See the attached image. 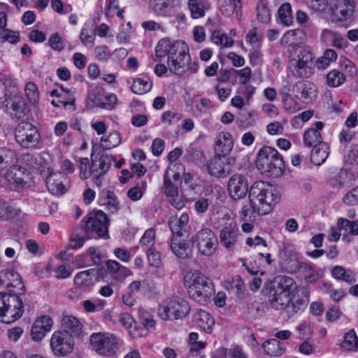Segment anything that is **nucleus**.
Wrapping results in <instances>:
<instances>
[{
  "mask_svg": "<svg viewBox=\"0 0 358 358\" xmlns=\"http://www.w3.org/2000/svg\"><path fill=\"white\" fill-rule=\"evenodd\" d=\"M278 16L280 22L289 26L293 22L292 7L289 3H284L278 9Z\"/></svg>",
  "mask_w": 358,
  "mask_h": 358,
  "instance_id": "nucleus-40",
  "label": "nucleus"
},
{
  "mask_svg": "<svg viewBox=\"0 0 358 358\" xmlns=\"http://www.w3.org/2000/svg\"><path fill=\"white\" fill-rule=\"evenodd\" d=\"M327 84L330 87H336L345 81L344 74L337 70H333L327 75Z\"/></svg>",
  "mask_w": 358,
  "mask_h": 358,
  "instance_id": "nucleus-43",
  "label": "nucleus"
},
{
  "mask_svg": "<svg viewBox=\"0 0 358 358\" xmlns=\"http://www.w3.org/2000/svg\"><path fill=\"white\" fill-rule=\"evenodd\" d=\"M15 136L20 145L25 148L34 146L39 140L37 129L29 122L20 123L15 129Z\"/></svg>",
  "mask_w": 358,
  "mask_h": 358,
  "instance_id": "nucleus-13",
  "label": "nucleus"
},
{
  "mask_svg": "<svg viewBox=\"0 0 358 358\" xmlns=\"http://www.w3.org/2000/svg\"><path fill=\"white\" fill-rule=\"evenodd\" d=\"M233 146L234 140L230 133L222 131L216 136L215 146L216 155L227 156Z\"/></svg>",
  "mask_w": 358,
  "mask_h": 358,
  "instance_id": "nucleus-20",
  "label": "nucleus"
},
{
  "mask_svg": "<svg viewBox=\"0 0 358 358\" xmlns=\"http://www.w3.org/2000/svg\"><path fill=\"white\" fill-rule=\"evenodd\" d=\"M172 252L179 258L188 259L191 257V250L188 243L182 241L180 236H173L171 241Z\"/></svg>",
  "mask_w": 358,
  "mask_h": 358,
  "instance_id": "nucleus-26",
  "label": "nucleus"
},
{
  "mask_svg": "<svg viewBox=\"0 0 358 358\" xmlns=\"http://www.w3.org/2000/svg\"><path fill=\"white\" fill-rule=\"evenodd\" d=\"M356 6L355 0H333L329 6L332 22L344 26L353 21Z\"/></svg>",
  "mask_w": 358,
  "mask_h": 358,
  "instance_id": "nucleus-10",
  "label": "nucleus"
},
{
  "mask_svg": "<svg viewBox=\"0 0 358 358\" xmlns=\"http://www.w3.org/2000/svg\"><path fill=\"white\" fill-rule=\"evenodd\" d=\"M166 50L168 52L169 71L178 76L185 74L188 71V64L191 61L187 45L181 41H175Z\"/></svg>",
  "mask_w": 358,
  "mask_h": 358,
  "instance_id": "nucleus-7",
  "label": "nucleus"
},
{
  "mask_svg": "<svg viewBox=\"0 0 358 358\" xmlns=\"http://www.w3.org/2000/svg\"><path fill=\"white\" fill-rule=\"evenodd\" d=\"M190 241L193 245H196L198 252L205 257H212L219 244L215 232L209 228L199 230Z\"/></svg>",
  "mask_w": 358,
  "mask_h": 358,
  "instance_id": "nucleus-9",
  "label": "nucleus"
},
{
  "mask_svg": "<svg viewBox=\"0 0 358 358\" xmlns=\"http://www.w3.org/2000/svg\"><path fill=\"white\" fill-rule=\"evenodd\" d=\"M190 311L187 301L173 297L165 301L158 308L159 316L164 320H178L185 317Z\"/></svg>",
  "mask_w": 358,
  "mask_h": 358,
  "instance_id": "nucleus-8",
  "label": "nucleus"
},
{
  "mask_svg": "<svg viewBox=\"0 0 358 358\" xmlns=\"http://www.w3.org/2000/svg\"><path fill=\"white\" fill-rule=\"evenodd\" d=\"M194 319L199 327L206 333H211L215 324L214 319L206 311L198 310L194 314Z\"/></svg>",
  "mask_w": 358,
  "mask_h": 358,
  "instance_id": "nucleus-29",
  "label": "nucleus"
},
{
  "mask_svg": "<svg viewBox=\"0 0 358 358\" xmlns=\"http://www.w3.org/2000/svg\"><path fill=\"white\" fill-rule=\"evenodd\" d=\"M324 38L329 39L330 45L337 49H344L348 46V42L343 36L330 29H324L322 33Z\"/></svg>",
  "mask_w": 358,
  "mask_h": 358,
  "instance_id": "nucleus-30",
  "label": "nucleus"
},
{
  "mask_svg": "<svg viewBox=\"0 0 358 358\" xmlns=\"http://www.w3.org/2000/svg\"><path fill=\"white\" fill-rule=\"evenodd\" d=\"M120 143V135L115 131L110 133L107 137H102L101 138V148L103 150H110L117 146Z\"/></svg>",
  "mask_w": 358,
  "mask_h": 358,
  "instance_id": "nucleus-39",
  "label": "nucleus"
},
{
  "mask_svg": "<svg viewBox=\"0 0 358 358\" xmlns=\"http://www.w3.org/2000/svg\"><path fill=\"white\" fill-rule=\"evenodd\" d=\"M256 166L262 173L273 178L281 176L285 169L282 156L275 149L269 146L263 147L259 151Z\"/></svg>",
  "mask_w": 358,
  "mask_h": 358,
  "instance_id": "nucleus-4",
  "label": "nucleus"
},
{
  "mask_svg": "<svg viewBox=\"0 0 358 358\" xmlns=\"http://www.w3.org/2000/svg\"><path fill=\"white\" fill-rule=\"evenodd\" d=\"M227 57L232 62L233 65L236 67H241L245 64L244 58L234 52H229Z\"/></svg>",
  "mask_w": 358,
  "mask_h": 358,
  "instance_id": "nucleus-63",
  "label": "nucleus"
},
{
  "mask_svg": "<svg viewBox=\"0 0 358 358\" xmlns=\"http://www.w3.org/2000/svg\"><path fill=\"white\" fill-rule=\"evenodd\" d=\"M331 275L334 278L345 281L348 283L354 282L356 280L352 272L346 271L343 266H336L332 268Z\"/></svg>",
  "mask_w": 358,
  "mask_h": 358,
  "instance_id": "nucleus-37",
  "label": "nucleus"
},
{
  "mask_svg": "<svg viewBox=\"0 0 358 358\" xmlns=\"http://www.w3.org/2000/svg\"><path fill=\"white\" fill-rule=\"evenodd\" d=\"M221 244L227 249L234 247L238 241V228L235 222H231L227 226L223 227L220 232Z\"/></svg>",
  "mask_w": 358,
  "mask_h": 358,
  "instance_id": "nucleus-17",
  "label": "nucleus"
},
{
  "mask_svg": "<svg viewBox=\"0 0 358 358\" xmlns=\"http://www.w3.org/2000/svg\"><path fill=\"white\" fill-rule=\"evenodd\" d=\"M114 254L117 258L124 262H129L131 257V255L129 252L120 248H115Z\"/></svg>",
  "mask_w": 358,
  "mask_h": 358,
  "instance_id": "nucleus-64",
  "label": "nucleus"
},
{
  "mask_svg": "<svg viewBox=\"0 0 358 358\" xmlns=\"http://www.w3.org/2000/svg\"><path fill=\"white\" fill-rule=\"evenodd\" d=\"M48 45L52 49L57 51L64 50L65 47L64 43L58 33H55L51 35L48 40Z\"/></svg>",
  "mask_w": 358,
  "mask_h": 358,
  "instance_id": "nucleus-51",
  "label": "nucleus"
},
{
  "mask_svg": "<svg viewBox=\"0 0 358 358\" xmlns=\"http://www.w3.org/2000/svg\"><path fill=\"white\" fill-rule=\"evenodd\" d=\"M315 128L308 129L303 134V142L306 146L313 147L317 146L320 143H324L321 141L320 131L324 127L322 122H317L315 123Z\"/></svg>",
  "mask_w": 358,
  "mask_h": 358,
  "instance_id": "nucleus-25",
  "label": "nucleus"
},
{
  "mask_svg": "<svg viewBox=\"0 0 358 358\" xmlns=\"http://www.w3.org/2000/svg\"><path fill=\"white\" fill-rule=\"evenodd\" d=\"M358 345V339L354 330H350L346 333L343 338V341L341 347L346 351L356 350Z\"/></svg>",
  "mask_w": 358,
  "mask_h": 358,
  "instance_id": "nucleus-38",
  "label": "nucleus"
},
{
  "mask_svg": "<svg viewBox=\"0 0 358 358\" xmlns=\"http://www.w3.org/2000/svg\"><path fill=\"white\" fill-rule=\"evenodd\" d=\"M6 108L10 110V114L17 119L24 117L29 112V108L24 99L19 95L14 96L10 99L7 102Z\"/></svg>",
  "mask_w": 358,
  "mask_h": 358,
  "instance_id": "nucleus-21",
  "label": "nucleus"
},
{
  "mask_svg": "<svg viewBox=\"0 0 358 358\" xmlns=\"http://www.w3.org/2000/svg\"><path fill=\"white\" fill-rule=\"evenodd\" d=\"M91 160H92V168L96 166V162H99V168L100 170L99 176H103L110 169L111 166V162H115L116 158L113 156L108 155L103 151L99 154V159L97 160L96 157H94V153L92 152L91 155Z\"/></svg>",
  "mask_w": 358,
  "mask_h": 358,
  "instance_id": "nucleus-28",
  "label": "nucleus"
},
{
  "mask_svg": "<svg viewBox=\"0 0 358 358\" xmlns=\"http://www.w3.org/2000/svg\"><path fill=\"white\" fill-rule=\"evenodd\" d=\"M24 91L27 97L31 102L36 103L38 100V90L35 83H27Z\"/></svg>",
  "mask_w": 358,
  "mask_h": 358,
  "instance_id": "nucleus-49",
  "label": "nucleus"
},
{
  "mask_svg": "<svg viewBox=\"0 0 358 358\" xmlns=\"http://www.w3.org/2000/svg\"><path fill=\"white\" fill-rule=\"evenodd\" d=\"M257 19L263 23H267L271 20L270 10L266 3L261 2L257 6Z\"/></svg>",
  "mask_w": 358,
  "mask_h": 358,
  "instance_id": "nucleus-46",
  "label": "nucleus"
},
{
  "mask_svg": "<svg viewBox=\"0 0 358 358\" xmlns=\"http://www.w3.org/2000/svg\"><path fill=\"white\" fill-rule=\"evenodd\" d=\"M296 31L290 30L284 34L281 39L283 45H289V53L288 60V68L294 76L296 78H308L314 72L313 54L310 50L301 48L294 41L295 40Z\"/></svg>",
  "mask_w": 358,
  "mask_h": 358,
  "instance_id": "nucleus-1",
  "label": "nucleus"
},
{
  "mask_svg": "<svg viewBox=\"0 0 358 358\" xmlns=\"http://www.w3.org/2000/svg\"><path fill=\"white\" fill-rule=\"evenodd\" d=\"M171 43L165 40L159 41L155 48L156 57H162L164 55H168V52L166 50L171 45Z\"/></svg>",
  "mask_w": 358,
  "mask_h": 358,
  "instance_id": "nucleus-57",
  "label": "nucleus"
},
{
  "mask_svg": "<svg viewBox=\"0 0 358 358\" xmlns=\"http://www.w3.org/2000/svg\"><path fill=\"white\" fill-rule=\"evenodd\" d=\"M185 285L190 298L199 303H205L213 294L210 279L199 271L188 273L185 277Z\"/></svg>",
  "mask_w": 358,
  "mask_h": 358,
  "instance_id": "nucleus-3",
  "label": "nucleus"
},
{
  "mask_svg": "<svg viewBox=\"0 0 358 358\" xmlns=\"http://www.w3.org/2000/svg\"><path fill=\"white\" fill-rule=\"evenodd\" d=\"M149 8L157 15H165L168 11L166 0H148Z\"/></svg>",
  "mask_w": 358,
  "mask_h": 358,
  "instance_id": "nucleus-41",
  "label": "nucleus"
},
{
  "mask_svg": "<svg viewBox=\"0 0 358 358\" xmlns=\"http://www.w3.org/2000/svg\"><path fill=\"white\" fill-rule=\"evenodd\" d=\"M182 118L180 114L173 112H164L162 116V120L164 124L168 125H173L178 123Z\"/></svg>",
  "mask_w": 358,
  "mask_h": 358,
  "instance_id": "nucleus-50",
  "label": "nucleus"
},
{
  "mask_svg": "<svg viewBox=\"0 0 358 358\" xmlns=\"http://www.w3.org/2000/svg\"><path fill=\"white\" fill-rule=\"evenodd\" d=\"M152 87V83L148 77L136 78L131 87L134 94H144L148 92Z\"/></svg>",
  "mask_w": 358,
  "mask_h": 358,
  "instance_id": "nucleus-35",
  "label": "nucleus"
},
{
  "mask_svg": "<svg viewBox=\"0 0 358 358\" xmlns=\"http://www.w3.org/2000/svg\"><path fill=\"white\" fill-rule=\"evenodd\" d=\"M79 169L80 172V177L83 179H87L90 178L93 173L98 171L97 169H91L88 170L89 167V159L87 157L80 158L79 159Z\"/></svg>",
  "mask_w": 358,
  "mask_h": 358,
  "instance_id": "nucleus-45",
  "label": "nucleus"
},
{
  "mask_svg": "<svg viewBox=\"0 0 358 358\" xmlns=\"http://www.w3.org/2000/svg\"><path fill=\"white\" fill-rule=\"evenodd\" d=\"M17 291L0 292V321L6 324L15 322L24 313V304Z\"/></svg>",
  "mask_w": 358,
  "mask_h": 358,
  "instance_id": "nucleus-6",
  "label": "nucleus"
},
{
  "mask_svg": "<svg viewBox=\"0 0 358 358\" xmlns=\"http://www.w3.org/2000/svg\"><path fill=\"white\" fill-rule=\"evenodd\" d=\"M147 257L150 265L159 267L161 264V256L159 252L153 248H149L147 251Z\"/></svg>",
  "mask_w": 358,
  "mask_h": 358,
  "instance_id": "nucleus-52",
  "label": "nucleus"
},
{
  "mask_svg": "<svg viewBox=\"0 0 358 358\" xmlns=\"http://www.w3.org/2000/svg\"><path fill=\"white\" fill-rule=\"evenodd\" d=\"M21 163L27 169H34L37 166L36 159L30 153H24L21 157Z\"/></svg>",
  "mask_w": 358,
  "mask_h": 358,
  "instance_id": "nucleus-55",
  "label": "nucleus"
},
{
  "mask_svg": "<svg viewBox=\"0 0 358 358\" xmlns=\"http://www.w3.org/2000/svg\"><path fill=\"white\" fill-rule=\"evenodd\" d=\"M169 169H167L164 176V184L165 187V194L167 196L176 197L178 195V186L172 182L169 177Z\"/></svg>",
  "mask_w": 358,
  "mask_h": 358,
  "instance_id": "nucleus-44",
  "label": "nucleus"
},
{
  "mask_svg": "<svg viewBox=\"0 0 358 358\" xmlns=\"http://www.w3.org/2000/svg\"><path fill=\"white\" fill-rule=\"evenodd\" d=\"M294 280L289 276L279 275L270 283L269 301L273 308L282 310L289 305L290 290Z\"/></svg>",
  "mask_w": 358,
  "mask_h": 358,
  "instance_id": "nucleus-5",
  "label": "nucleus"
},
{
  "mask_svg": "<svg viewBox=\"0 0 358 358\" xmlns=\"http://www.w3.org/2000/svg\"><path fill=\"white\" fill-rule=\"evenodd\" d=\"M345 164L353 165L358 163V150L350 147L344 155Z\"/></svg>",
  "mask_w": 358,
  "mask_h": 358,
  "instance_id": "nucleus-53",
  "label": "nucleus"
},
{
  "mask_svg": "<svg viewBox=\"0 0 358 358\" xmlns=\"http://www.w3.org/2000/svg\"><path fill=\"white\" fill-rule=\"evenodd\" d=\"M227 188L230 196L234 200L243 198L250 190L248 179L245 176L238 173L229 178Z\"/></svg>",
  "mask_w": 358,
  "mask_h": 358,
  "instance_id": "nucleus-15",
  "label": "nucleus"
},
{
  "mask_svg": "<svg viewBox=\"0 0 358 358\" xmlns=\"http://www.w3.org/2000/svg\"><path fill=\"white\" fill-rule=\"evenodd\" d=\"M232 71L237 73L238 76L243 79L241 81L242 85H246L251 78L252 71L249 67H245L241 70H234L232 69Z\"/></svg>",
  "mask_w": 358,
  "mask_h": 358,
  "instance_id": "nucleus-58",
  "label": "nucleus"
},
{
  "mask_svg": "<svg viewBox=\"0 0 358 358\" xmlns=\"http://www.w3.org/2000/svg\"><path fill=\"white\" fill-rule=\"evenodd\" d=\"M206 2L205 0H188L187 6L191 16L194 19L202 17L205 15Z\"/></svg>",
  "mask_w": 358,
  "mask_h": 358,
  "instance_id": "nucleus-36",
  "label": "nucleus"
},
{
  "mask_svg": "<svg viewBox=\"0 0 358 358\" xmlns=\"http://www.w3.org/2000/svg\"><path fill=\"white\" fill-rule=\"evenodd\" d=\"M223 2L226 3V5L220 6V10L223 15L229 17L234 12L235 6L232 4L231 0H223Z\"/></svg>",
  "mask_w": 358,
  "mask_h": 358,
  "instance_id": "nucleus-61",
  "label": "nucleus"
},
{
  "mask_svg": "<svg viewBox=\"0 0 358 358\" xmlns=\"http://www.w3.org/2000/svg\"><path fill=\"white\" fill-rule=\"evenodd\" d=\"M264 352L270 357H280L285 352L283 344L278 340L272 338L263 344Z\"/></svg>",
  "mask_w": 358,
  "mask_h": 358,
  "instance_id": "nucleus-32",
  "label": "nucleus"
},
{
  "mask_svg": "<svg viewBox=\"0 0 358 358\" xmlns=\"http://www.w3.org/2000/svg\"><path fill=\"white\" fill-rule=\"evenodd\" d=\"M296 90L301 94V98L309 99L311 94L314 92L313 85L309 83H299L296 84Z\"/></svg>",
  "mask_w": 358,
  "mask_h": 358,
  "instance_id": "nucleus-47",
  "label": "nucleus"
},
{
  "mask_svg": "<svg viewBox=\"0 0 358 358\" xmlns=\"http://www.w3.org/2000/svg\"><path fill=\"white\" fill-rule=\"evenodd\" d=\"M96 57L99 60H106L110 55V50L106 45L97 46L94 49Z\"/></svg>",
  "mask_w": 358,
  "mask_h": 358,
  "instance_id": "nucleus-59",
  "label": "nucleus"
},
{
  "mask_svg": "<svg viewBox=\"0 0 358 358\" xmlns=\"http://www.w3.org/2000/svg\"><path fill=\"white\" fill-rule=\"evenodd\" d=\"M210 203V201L206 198H200L194 203L195 210L200 213H205Z\"/></svg>",
  "mask_w": 358,
  "mask_h": 358,
  "instance_id": "nucleus-60",
  "label": "nucleus"
},
{
  "mask_svg": "<svg viewBox=\"0 0 358 358\" xmlns=\"http://www.w3.org/2000/svg\"><path fill=\"white\" fill-rule=\"evenodd\" d=\"M208 171L211 176L224 178L232 171V164L227 156L216 155L208 165Z\"/></svg>",
  "mask_w": 358,
  "mask_h": 358,
  "instance_id": "nucleus-16",
  "label": "nucleus"
},
{
  "mask_svg": "<svg viewBox=\"0 0 358 358\" xmlns=\"http://www.w3.org/2000/svg\"><path fill=\"white\" fill-rule=\"evenodd\" d=\"M60 177V173H50L46 178V186L48 190L53 194H62L66 191L62 181L58 178Z\"/></svg>",
  "mask_w": 358,
  "mask_h": 358,
  "instance_id": "nucleus-31",
  "label": "nucleus"
},
{
  "mask_svg": "<svg viewBox=\"0 0 358 358\" xmlns=\"http://www.w3.org/2000/svg\"><path fill=\"white\" fill-rule=\"evenodd\" d=\"M343 201L345 203L348 205H355L358 203V187L346 194Z\"/></svg>",
  "mask_w": 358,
  "mask_h": 358,
  "instance_id": "nucleus-56",
  "label": "nucleus"
},
{
  "mask_svg": "<svg viewBox=\"0 0 358 358\" xmlns=\"http://www.w3.org/2000/svg\"><path fill=\"white\" fill-rule=\"evenodd\" d=\"M62 332H66L71 336L80 338L83 336V325L80 322L73 316H65L62 322Z\"/></svg>",
  "mask_w": 358,
  "mask_h": 358,
  "instance_id": "nucleus-23",
  "label": "nucleus"
},
{
  "mask_svg": "<svg viewBox=\"0 0 358 358\" xmlns=\"http://www.w3.org/2000/svg\"><path fill=\"white\" fill-rule=\"evenodd\" d=\"M2 277L5 279L7 283L6 287L9 292L13 293L14 290H12L10 287L18 289L23 292L25 291V287L23 285L22 278L19 273L13 270H4L2 271Z\"/></svg>",
  "mask_w": 358,
  "mask_h": 358,
  "instance_id": "nucleus-27",
  "label": "nucleus"
},
{
  "mask_svg": "<svg viewBox=\"0 0 358 358\" xmlns=\"http://www.w3.org/2000/svg\"><path fill=\"white\" fill-rule=\"evenodd\" d=\"M164 149V141L160 138H155L152 145V153L155 156L160 155Z\"/></svg>",
  "mask_w": 358,
  "mask_h": 358,
  "instance_id": "nucleus-62",
  "label": "nucleus"
},
{
  "mask_svg": "<svg viewBox=\"0 0 358 358\" xmlns=\"http://www.w3.org/2000/svg\"><path fill=\"white\" fill-rule=\"evenodd\" d=\"M107 271L112 278L117 282H122L124 279L132 275L131 270L121 265L115 260H108L106 264Z\"/></svg>",
  "mask_w": 358,
  "mask_h": 358,
  "instance_id": "nucleus-22",
  "label": "nucleus"
},
{
  "mask_svg": "<svg viewBox=\"0 0 358 358\" xmlns=\"http://www.w3.org/2000/svg\"><path fill=\"white\" fill-rule=\"evenodd\" d=\"M109 219L102 210L96 211L90 215L85 222V230L86 234L94 238L108 239Z\"/></svg>",
  "mask_w": 358,
  "mask_h": 358,
  "instance_id": "nucleus-12",
  "label": "nucleus"
},
{
  "mask_svg": "<svg viewBox=\"0 0 358 358\" xmlns=\"http://www.w3.org/2000/svg\"><path fill=\"white\" fill-rule=\"evenodd\" d=\"M52 325V320L49 316L44 315L38 318L31 327V338L35 341H41L50 331Z\"/></svg>",
  "mask_w": 358,
  "mask_h": 358,
  "instance_id": "nucleus-18",
  "label": "nucleus"
},
{
  "mask_svg": "<svg viewBox=\"0 0 358 358\" xmlns=\"http://www.w3.org/2000/svg\"><path fill=\"white\" fill-rule=\"evenodd\" d=\"M189 222V216L187 213H182L180 217L172 216L169 220V226L173 234V236H182Z\"/></svg>",
  "mask_w": 358,
  "mask_h": 358,
  "instance_id": "nucleus-24",
  "label": "nucleus"
},
{
  "mask_svg": "<svg viewBox=\"0 0 358 358\" xmlns=\"http://www.w3.org/2000/svg\"><path fill=\"white\" fill-rule=\"evenodd\" d=\"M249 199L252 213L263 215L272 210L276 201L279 199V194L276 188L271 184L257 181L249 190Z\"/></svg>",
  "mask_w": 358,
  "mask_h": 358,
  "instance_id": "nucleus-2",
  "label": "nucleus"
},
{
  "mask_svg": "<svg viewBox=\"0 0 358 358\" xmlns=\"http://www.w3.org/2000/svg\"><path fill=\"white\" fill-rule=\"evenodd\" d=\"M94 269H88L78 273L74 278V282L80 287H87L92 283V274Z\"/></svg>",
  "mask_w": 358,
  "mask_h": 358,
  "instance_id": "nucleus-42",
  "label": "nucleus"
},
{
  "mask_svg": "<svg viewBox=\"0 0 358 358\" xmlns=\"http://www.w3.org/2000/svg\"><path fill=\"white\" fill-rule=\"evenodd\" d=\"M294 272L308 283H315L319 278L317 270L306 262H296L294 266Z\"/></svg>",
  "mask_w": 358,
  "mask_h": 358,
  "instance_id": "nucleus-19",
  "label": "nucleus"
},
{
  "mask_svg": "<svg viewBox=\"0 0 358 358\" xmlns=\"http://www.w3.org/2000/svg\"><path fill=\"white\" fill-rule=\"evenodd\" d=\"M92 348L99 355L113 356L119 350L120 340L108 333H94L90 336Z\"/></svg>",
  "mask_w": 358,
  "mask_h": 358,
  "instance_id": "nucleus-11",
  "label": "nucleus"
},
{
  "mask_svg": "<svg viewBox=\"0 0 358 358\" xmlns=\"http://www.w3.org/2000/svg\"><path fill=\"white\" fill-rule=\"evenodd\" d=\"M328 146L326 143H320L313 148L310 160L315 165L320 166L323 164L329 155Z\"/></svg>",
  "mask_w": 358,
  "mask_h": 358,
  "instance_id": "nucleus-33",
  "label": "nucleus"
},
{
  "mask_svg": "<svg viewBox=\"0 0 358 358\" xmlns=\"http://www.w3.org/2000/svg\"><path fill=\"white\" fill-rule=\"evenodd\" d=\"M50 345L54 354L57 356H66L73 349V338L66 332L55 331L52 336Z\"/></svg>",
  "mask_w": 358,
  "mask_h": 358,
  "instance_id": "nucleus-14",
  "label": "nucleus"
},
{
  "mask_svg": "<svg viewBox=\"0 0 358 358\" xmlns=\"http://www.w3.org/2000/svg\"><path fill=\"white\" fill-rule=\"evenodd\" d=\"M20 170L15 167L8 169L5 173L6 180L10 184L15 185L16 187L24 189L29 187L28 183L20 176Z\"/></svg>",
  "mask_w": 358,
  "mask_h": 358,
  "instance_id": "nucleus-34",
  "label": "nucleus"
},
{
  "mask_svg": "<svg viewBox=\"0 0 358 358\" xmlns=\"http://www.w3.org/2000/svg\"><path fill=\"white\" fill-rule=\"evenodd\" d=\"M330 0H309V7L314 11L322 13L329 8Z\"/></svg>",
  "mask_w": 358,
  "mask_h": 358,
  "instance_id": "nucleus-48",
  "label": "nucleus"
},
{
  "mask_svg": "<svg viewBox=\"0 0 358 358\" xmlns=\"http://www.w3.org/2000/svg\"><path fill=\"white\" fill-rule=\"evenodd\" d=\"M155 242V232L152 229H147L141 238V243L144 245L152 246Z\"/></svg>",
  "mask_w": 358,
  "mask_h": 358,
  "instance_id": "nucleus-54",
  "label": "nucleus"
}]
</instances>
